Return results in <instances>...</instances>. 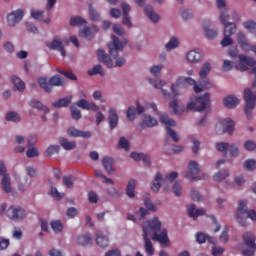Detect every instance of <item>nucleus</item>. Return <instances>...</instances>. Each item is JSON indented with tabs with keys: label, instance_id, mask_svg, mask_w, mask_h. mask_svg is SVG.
<instances>
[{
	"label": "nucleus",
	"instance_id": "nucleus-1",
	"mask_svg": "<svg viewBox=\"0 0 256 256\" xmlns=\"http://www.w3.org/2000/svg\"><path fill=\"white\" fill-rule=\"evenodd\" d=\"M142 229L144 249L147 255H155V248L153 247V243L149 239V235H152V241H158L160 245H167V243H169L167 229L161 230V221H159L158 217H154L153 219L144 222L142 225Z\"/></svg>",
	"mask_w": 256,
	"mask_h": 256
},
{
	"label": "nucleus",
	"instance_id": "nucleus-2",
	"mask_svg": "<svg viewBox=\"0 0 256 256\" xmlns=\"http://www.w3.org/2000/svg\"><path fill=\"white\" fill-rule=\"evenodd\" d=\"M211 71V64L209 62H206L203 64L200 72H199V86L197 85V82L193 78L190 77H179L175 84L171 85V91L174 95V97H179V89H181L182 85H193L195 93H201L203 89H211V82H209V78H207V75H209Z\"/></svg>",
	"mask_w": 256,
	"mask_h": 256
},
{
	"label": "nucleus",
	"instance_id": "nucleus-3",
	"mask_svg": "<svg viewBox=\"0 0 256 256\" xmlns=\"http://www.w3.org/2000/svg\"><path fill=\"white\" fill-rule=\"evenodd\" d=\"M111 39L112 42L108 43L109 54H107L105 50H97L98 61L105 63L110 69L115 66L123 67L125 60L123 58H119V51H123V47L127 45V40L121 41L117 36L113 34L111 35ZM113 59H116V65L113 64Z\"/></svg>",
	"mask_w": 256,
	"mask_h": 256
},
{
	"label": "nucleus",
	"instance_id": "nucleus-4",
	"mask_svg": "<svg viewBox=\"0 0 256 256\" xmlns=\"http://www.w3.org/2000/svg\"><path fill=\"white\" fill-rule=\"evenodd\" d=\"M228 55L230 57H238L240 62L238 65H236V69L238 71H247L249 67H251L250 73H253L255 75L254 80L252 82V87L255 89L256 87V61L255 59L251 57H247L246 55L240 54L239 55V49L237 46H232L228 49Z\"/></svg>",
	"mask_w": 256,
	"mask_h": 256
},
{
	"label": "nucleus",
	"instance_id": "nucleus-5",
	"mask_svg": "<svg viewBox=\"0 0 256 256\" xmlns=\"http://www.w3.org/2000/svg\"><path fill=\"white\" fill-rule=\"evenodd\" d=\"M220 21L222 25H224V38L221 41L222 47H229V45H233V39H231V35H235L237 31V25L235 23H229V15L223 12L220 15Z\"/></svg>",
	"mask_w": 256,
	"mask_h": 256
},
{
	"label": "nucleus",
	"instance_id": "nucleus-6",
	"mask_svg": "<svg viewBox=\"0 0 256 256\" xmlns=\"http://www.w3.org/2000/svg\"><path fill=\"white\" fill-rule=\"evenodd\" d=\"M237 221L242 227H247V219H251L252 221H256V212L255 210H248L247 209V201L240 200L238 202L237 208Z\"/></svg>",
	"mask_w": 256,
	"mask_h": 256
},
{
	"label": "nucleus",
	"instance_id": "nucleus-7",
	"mask_svg": "<svg viewBox=\"0 0 256 256\" xmlns=\"http://www.w3.org/2000/svg\"><path fill=\"white\" fill-rule=\"evenodd\" d=\"M38 85L45 93H51L53 87H63L65 85V79L60 75H54L49 79L47 77L38 78Z\"/></svg>",
	"mask_w": 256,
	"mask_h": 256
},
{
	"label": "nucleus",
	"instance_id": "nucleus-8",
	"mask_svg": "<svg viewBox=\"0 0 256 256\" xmlns=\"http://www.w3.org/2000/svg\"><path fill=\"white\" fill-rule=\"evenodd\" d=\"M211 107V95L209 93H205L202 96L196 97L195 102H189L187 105V109L189 111H197L201 113Z\"/></svg>",
	"mask_w": 256,
	"mask_h": 256
},
{
	"label": "nucleus",
	"instance_id": "nucleus-9",
	"mask_svg": "<svg viewBox=\"0 0 256 256\" xmlns=\"http://www.w3.org/2000/svg\"><path fill=\"white\" fill-rule=\"evenodd\" d=\"M7 215L12 221H21L25 217V210L19 206H10L7 209V204L3 203L0 205V215Z\"/></svg>",
	"mask_w": 256,
	"mask_h": 256
},
{
	"label": "nucleus",
	"instance_id": "nucleus-10",
	"mask_svg": "<svg viewBox=\"0 0 256 256\" xmlns=\"http://www.w3.org/2000/svg\"><path fill=\"white\" fill-rule=\"evenodd\" d=\"M160 122L163 123V125H166L167 136L172 138L174 143H179V141L181 139L179 137V134H177V132H175L173 129H171V127H175L177 125L175 120L169 118V115H167V114H162L160 116Z\"/></svg>",
	"mask_w": 256,
	"mask_h": 256
},
{
	"label": "nucleus",
	"instance_id": "nucleus-11",
	"mask_svg": "<svg viewBox=\"0 0 256 256\" xmlns=\"http://www.w3.org/2000/svg\"><path fill=\"white\" fill-rule=\"evenodd\" d=\"M177 177H179V174L177 172H170L168 175H166L165 178H163V175L160 172H157L155 175V182H153L151 185L152 191L154 193H159L162 183H167V181H175Z\"/></svg>",
	"mask_w": 256,
	"mask_h": 256
},
{
	"label": "nucleus",
	"instance_id": "nucleus-12",
	"mask_svg": "<svg viewBox=\"0 0 256 256\" xmlns=\"http://www.w3.org/2000/svg\"><path fill=\"white\" fill-rule=\"evenodd\" d=\"M244 101H245V108L244 112L245 115L250 119L251 114L253 113V109H255V102H256V92L249 88L244 90Z\"/></svg>",
	"mask_w": 256,
	"mask_h": 256
},
{
	"label": "nucleus",
	"instance_id": "nucleus-13",
	"mask_svg": "<svg viewBox=\"0 0 256 256\" xmlns=\"http://www.w3.org/2000/svg\"><path fill=\"white\" fill-rule=\"evenodd\" d=\"M199 173H201L199 164L195 161H190L188 164V172L184 173V177L190 179V181H201Z\"/></svg>",
	"mask_w": 256,
	"mask_h": 256
},
{
	"label": "nucleus",
	"instance_id": "nucleus-14",
	"mask_svg": "<svg viewBox=\"0 0 256 256\" xmlns=\"http://www.w3.org/2000/svg\"><path fill=\"white\" fill-rule=\"evenodd\" d=\"M245 245L249 247L248 250L243 251L244 256H254L256 251L255 235L251 232H246L243 235Z\"/></svg>",
	"mask_w": 256,
	"mask_h": 256
},
{
	"label": "nucleus",
	"instance_id": "nucleus-15",
	"mask_svg": "<svg viewBox=\"0 0 256 256\" xmlns=\"http://www.w3.org/2000/svg\"><path fill=\"white\" fill-rule=\"evenodd\" d=\"M46 46L51 51H59L62 57H66L67 53L65 52V48L63 47V42H61V38L59 36H55L52 42L46 43Z\"/></svg>",
	"mask_w": 256,
	"mask_h": 256
},
{
	"label": "nucleus",
	"instance_id": "nucleus-16",
	"mask_svg": "<svg viewBox=\"0 0 256 256\" xmlns=\"http://www.w3.org/2000/svg\"><path fill=\"white\" fill-rule=\"evenodd\" d=\"M23 10L18 9L7 16V23L10 27H15L23 19Z\"/></svg>",
	"mask_w": 256,
	"mask_h": 256
},
{
	"label": "nucleus",
	"instance_id": "nucleus-17",
	"mask_svg": "<svg viewBox=\"0 0 256 256\" xmlns=\"http://www.w3.org/2000/svg\"><path fill=\"white\" fill-rule=\"evenodd\" d=\"M219 125L223 127L222 133H227L228 135H233L235 131V122L230 118H225L219 121Z\"/></svg>",
	"mask_w": 256,
	"mask_h": 256
},
{
	"label": "nucleus",
	"instance_id": "nucleus-18",
	"mask_svg": "<svg viewBox=\"0 0 256 256\" xmlns=\"http://www.w3.org/2000/svg\"><path fill=\"white\" fill-rule=\"evenodd\" d=\"M121 7H122V11H123L122 23L126 27L131 29V27H133V24L131 23V17H129V11H131V6L127 3H122Z\"/></svg>",
	"mask_w": 256,
	"mask_h": 256
},
{
	"label": "nucleus",
	"instance_id": "nucleus-19",
	"mask_svg": "<svg viewBox=\"0 0 256 256\" xmlns=\"http://www.w3.org/2000/svg\"><path fill=\"white\" fill-rule=\"evenodd\" d=\"M187 211H188L189 217H193L194 220L197 219V217H201L205 215V209L203 208L197 209V206H195V204L188 205Z\"/></svg>",
	"mask_w": 256,
	"mask_h": 256
},
{
	"label": "nucleus",
	"instance_id": "nucleus-20",
	"mask_svg": "<svg viewBox=\"0 0 256 256\" xmlns=\"http://www.w3.org/2000/svg\"><path fill=\"white\" fill-rule=\"evenodd\" d=\"M108 123L110 129H115V127L119 125V116L117 115L115 108L109 109Z\"/></svg>",
	"mask_w": 256,
	"mask_h": 256
},
{
	"label": "nucleus",
	"instance_id": "nucleus-21",
	"mask_svg": "<svg viewBox=\"0 0 256 256\" xmlns=\"http://www.w3.org/2000/svg\"><path fill=\"white\" fill-rule=\"evenodd\" d=\"M210 27H211V21L205 20L203 22V29L205 31V37H207L208 39H215V37H217V35H219V32L211 29Z\"/></svg>",
	"mask_w": 256,
	"mask_h": 256
},
{
	"label": "nucleus",
	"instance_id": "nucleus-22",
	"mask_svg": "<svg viewBox=\"0 0 256 256\" xmlns=\"http://www.w3.org/2000/svg\"><path fill=\"white\" fill-rule=\"evenodd\" d=\"M67 133L70 137H83L84 139H89L91 137V132H84L78 130L75 127H71L67 130Z\"/></svg>",
	"mask_w": 256,
	"mask_h": 256
},
{
	"label": "nucleus",
	"instance_id": "nucleus-23",
	"mask_svg": "<svg viewBox=\"0 0 256 256\" xmlns=\"http://www.w3.org/2000/svg\"><path fill=\"white\" fill-rule=\"evenodd\" d=\"M149 83H150V85H153V87L155 89H161L162 95L164 97H169V91L163 89V87H165V81H163V80L157 81L155 79H149Z\"/></svg>",
	"mask_w": 256,
	"mask_h": 256
},
{
	"label": "nucleus",
	"instance_id": "nucleus-24",
	"mask_svg": "<svg viewBox=\"0 0 256 256\" xmlns=\"http://www.w3.org/2000/svg\"><path fill=\"white\" fill-rule=\"evenodd\" d=\"M237 41L238 44L240 45L241 49H243V51L248 52L250 47H249V42L247 41V36H245V34L243 32H239L237 34Z\"/></svg>",
	"mask_w": 256,
	"mask_h": 256
},
{
	"label": "nucleus",
	"instance_id": "nucleus-25",
	"mask_svg": "<svg viewBox=\"0 0 256 256\" xmlns=\"http://www.w3.org/2000/svg\"><path fill=\"white\" fill-rule=\"evenodd\" d=\"M144 13L152 23H159V15L155 13V10H153L152 6H146Z\"/></svg>",
	"mask_w": 256,
	"mask_h": 256
},
{
	"label": "nucleus",
	"instance_id": "nucleus-26",
	"mask_svg": "<svg viewBox=\"0 0 256 256\" xmlns=\"http://www.w3.org/2000/svg\"><path fill=\"white\" fill-rule=\"evenodd\" d=\"M102 165L109 175H113L115 170L113 169V159L109 156H105L102 159Z\"/></svg>",
	"mask_w": 256,
	"mask_h": 256
},
{
	"label": "nucleus",
	"instance_id": "nucleus-27",
	"mask_svg": "<svg viewBox=\"0 0 256 256\" xmlns=\"http://www.w3.org/2000/svg\"><path fill=\"white\" fill-rule=\"evenodd\" d=\"M96 243L98 247L105 249V247H109V238L103 233L96 234Z\"/></svg>",
	"mask_w": 256,
	"mask_h": 256
},
{
	"label": "nucleus",
	"instance_id": "nucleus-28",
	"mask_svg": "<svg viewBox=\"0 0 256 256\" xmlns=\"http://www.w3.org/2000/svg\"><path fill=\"white\" fill-rule=\"evenodd\" d=\"M77 244L82 247H87V245L93 244V239L91 238V234L80 235L77 238Z\"/></svg>",
	"mask_w": 256,
	"mask_h": 256
},
{
	"label": "nucleus",
	"instance_id": "nucleus-29",
	"mask_svg": "<svg viewBox=\"0 0 256 256\" xmlns=\"http://www.w3.org/2000/svg\"><path fill=\"white\" fill-rule=\"evenodd\" d=\"M59 143L65 151H73L77 147L75 141H69L67 138H60Z\"/></svg>",
	"mask_w": 256,
	"mask_h": 256
},
{
	"label": "nucleus",
	"instance_id": "nucleus-30",
	"mask_svg": "<svg viewBox=\"0 0 256 256\" xmlns=\"http://www.w3.org/2000/svg\"><path fill=\"white\" fill-rule=\"evenodd\" d=\"M186 59L189 63H199L201 61V53L197 52V50H190L186 55Z\"/></svg>",
	"mask_w": 256,
	"mask_h": 256
},
{
	"label": "nucleus",
	"instance_id": "nucleus-31",
	"mask_svg": "<svg viewBox=\"0 0 256 256\" xmlns=\"http://www.w3.org/2000/svg\"><path fill=\"white\" fill-rule=\"evenodd\" d=\"M238 103H239V100L235 96H227L223 100V105L225 107H228V109H233V108L237 107Z\"/></svg>",
	"mask_w": 256,
	"mask_h": 256
},
{
	"label": "nucleus",
	"instance_id": "nucleus-32",
	"mask_svg": "<svg viewBox=\"0 0 256 256\" xmlns=\"http://www.w3.org/2000/svg\"><path fill=\"white\" fill-rule=\"evenodd\" d=\"M142 125H144L145 127H156V125H158L157 119L153 118L150 115H143L142 117Z\"/></svg>",
	"mask_w": 256,
	"mask_h": 256
},
{
	"label": "nucleus",
	"instance_id": "nucleus-33",
	"mask_svg": "<svg viewBox=\"0 0 256 256\" xmlns=\"http://www.w3.org/2000/svg\"><path fill=\"white\" fill-rule=\"evenodd\" d=\"M135 187H137V181L135 179L129 180L126 188V195L133 199L135 197Z\"/></svg>",
	"mask_w": 256,
	"mask_h": 256
},
{
	"label": "nucleus",
	"instance_id": "nucleus-34",
	"mask_svg": "<svg viewBox=\"0 0 256 256\" xmlns=\"http://www.w3.org/2000/svg\"><path fill=\"white\" fill-rule=\"evenodd\" d=\"M72 99H73V97H71V96H68L65 98H60L58 101L53 102L52 106L56 107L57 109H59L61 107H68L69 103H71Z\"/></svg>",
	"mask_w": 256,
	"mask_h": 256
},
{
	"label": "nucleus",
	"instance_id": "nucleus-35",
	"mask_svg": "<svg viewBox=\"0 0 256 256\" xmlns=\"http://www.w3.org/2000/svg\"><path fill=\"white\" fill-rule=\"evenodd\" d=\"M1 185L5 193H11V177L9 174L3 175Z\"/></svg>",
	"mask_w": 256,
	"mask_h": 256
},
{
	"label": "nucleus",
	"instance_id": "nucleus-36",
	"mask_svg": "<svg viewBox=\"0 0 256 256\" xmlns=\"http://www.w3.org/2000/svg\"><path fill=\"white\" fill-rule=\"evenodd\" d=\"M30 107H33V109H38V111H43L45 115L49 113V107L44 106L43 103L37 100H31L29 102Z\"/></svg>",
	"mask_w": 256,
	"mask_h": 256
},
{
	"label": "nucleus",
	"instance_id": "nucleus-37",
	"mask_svg": "<svg viewBox=\"0 0 256 256\" xmlns=\"http://www.w3.org/2000/svg\"><path fill=\"white\" fill-rule=\"evenodd\" d=\"M12 83L17 91H25V82L17 76H12Z\"/></svg>",
	"mask_w": 256,
	"mask_h": 256
},
{
	"label": "nucleus",
	"instance_id": "nucleus-38",
	"mask_svg": "<svg viewBox=\"0 0 256 256\" xmlns=\"http://www.w3.org/2000/svg\"><path fill=\"white\" fill-rule=\"evenodd\" d=\"M87 21L81 16H74L70 19L71 27H80V25H86Z\"/></svg>",
	"mask_w": 256,
	"mask_h": 256
},
{
	"label": "nucleus",
	"instance_id": "nucleus-39",
	"mask_svg": "<svg viewBox=\"0 0 256 256\" xmlns=\"http://www.w3.org/2000/svg\"><path fill=\"white\" fill-rule=\"evenodd\" d=\"M88 75L93 76V75H101V77H105V71L103 70V66L101 65H96L90 70H88Z\"/></svg>",
	"mask_w": 256,
	"mask_h": 256
},
{
	"label": "nucleus",
	"instance_id": "nucleus-40",
	"mask_svg": "<svg viewBox=\"0 0 256 256\" xmlns=\"http://www.w3.org/2000/svg\"><path fill=\"white\" fill-rule=\"evenodd\" d=\"M89 15L91 21H101V14L93 8V4L89 5Z\"/></svg>",
	"mask_w": 256,
	"mask_h": 256
},
{
	"label": "nucleus",
	"instance_id": "nucleus-41",
	"mask_svg": "<svg viewBox=\"0 0 256 256\" xmlns=\"http://www.w3.org/2000/svg\"><path fill=\"white\" fill-rule=\"evenodd\" d=\"M179 47V39L177 37H172L166 44V50L172 51V49H177Z\"/></svg>",
	"mask_w": 256,
	"mask_h": 256
},
{
	"label": "nucleus",
	"instance_id": "nucleus-42",
	"mask_svg": "<svg viewBox=\"0 0 256 256\" xmlns=\"http://www.w3.org/2000/svg\"><path fill=\"white\" fill-rule=\"evenodd\" d=\"M51 227L54 233H61V231H63V223H61L59 220L52 221Z\"/></svg>",
	"mask_w": 256,
	"mask_h": 256
},
{
	"label": "nucleus",
	"instance_id": "nucleus-43",
	"mask_svg": "<svg viewBox=\"0 0 256 256\" xmlns=\"http://www.w3.org/2000/svg\"><path fill=\"white\" fill-rule=\"evenodd\" d=\"M61 151V147L59 145H50L46 150V155L48 157H51L52 155H55Z\"/></svg>",
	"mask_w": 256,
	"mask_h": 256
},
{
	"label": "nucleus",
	"instance_id": "nucleus-44",
	"mask_svg": "<svg viewBox=\"0 0 256 256\" xmlns=\"http://www.w3.org/2000/svg\"><path fill=\"white\" fill-rule=\"evenodd\" d=\"M6 121H13L14 123H19L21 117L16 112H8L6 114Z\"/></svg>",
	"mask_w": 256,
	"mask_h": 256
},
{
	"label": "nucleus",
	"instance_id": "nucleus-45",
	"mask_svg": "<svg viewBox=\"0 0 256 256\" xmlns=\"http://www.w3.org/2000/svg\"><path fill=\"white\" fill-rule=\"evenodd\" d=\"M228 175H229L228 170H221L214 175V181H223L224 179H227Z\"/></svg>",
	"mask_w": 256,
	"mask_h": 256
},
{
	"label": "nucleus",
	"instance_id": "nucleus-46",
	"mask_svg": "<svg viewBox=\"0 0 256 256\" xmlns=\"http://www.w3.org/2000/svg\"><path fill=\"white\" fill-rule=\"evenodd\" d=\"M135 115H137V108L130 106L126 113L127 119H129V121H135Z\"/></svg>",
	"mask_w": 256,
	"mask_h": 256
},
{
	"label": "nucleus",
	"instance_id": "nucleus-47",
	"mask_svg": "<svg viewBox=\"0 0 256 256\" xmlns=\"http://www.w3.org/2000/svg\"><path fill=\"white\" fill-rule=\"evenodd\" d=\"M243 25H244L245 29H247V31L256 35V23H255V21H247V22H244Z\"/></svg>",
	"mask_w": 256,
	"mask_h": 256
},
{
	"label": "nucleus",
	"instance_id": "nucleus-48",
	"mask_svg": "<svg viewBox=\"0 0 256 256\" xmlns=\"http://www.w3.org/2000/svg\"><path fill=\"white\" fill-rule=\"evenodd\" d=\"M244 169H247V171H255L256 160L255 159L246 160L244 163Z\"/></svg>",
	"mask_w": 256,
	"mask_h": 256
},
{
	"label": "nucleus",
	"instance_id": "nucleus-49",
	"mask_svg": "<svg viewBox=\"0 0 256 256\" xmlns=\"http://www.w3.org/2000/svg\"><path fill=\"white\" fill-rule=\"evenodd\" d=\"M72 119H75V121H79L81 119V110H79L75 105H72L70 107Z\"/></svg>",
	"mask_w": 256,
	"mask_h": 256
},
{
	"label": "nucleus",
	"instance_id": "nucleus-50",
	"mask_svg": "<svg viewBox=\"0 0 256 256\" xmlns=\"http://www.w3.org/2000/svg\"><path fill=\"white\" fill-rule=\"evenodd\" d=\"M118 149H125L126 151H129V140H127L125 137H121L118 143Z\"/></svg>",
	"mask_w": 256,
	"mask_h": 256
},
{
	"label": "nucleus",
	"instance_id": "nucleus-51",
	"mask_svg": "<svg viewBox=\"0 0 256 256\" xmlns=\"http://www.w3.org/2000/svg\"><path fill=\"white\" fill-rule=\"evenodd\" d=\"M229 147H230V145L227 142H217L216 143L217 151L225 152V151L229 150Z\"/></svg>",
	"mask_w": 256,
	"mask_h": 256
},
{
	"label": "nucleus",
	"instance_id": "nucleus-52",
	"mask_svg": "<svg viewBox=\"0 0 256 256\" xmlns=\"http://www.w3.org/2000/svg\"><path fill=\"white\" fill-rule=\"evenodd\" d=\"M63 183L65 187H67L68 189H73V185H74L73 176H64Z\"/></svg>",
	"mask_w": 256,
	"mask_h": 256
},
{
	"label": "nucleus",
	"instance_id": "nucleus-53",
	"mask_svg": "<svg viewBox=\"0 0 256 256\" xmlns=\"http://www.w3.org/2000/svg\"><path fill=\"white\" fill-rule=\"evenodd\" d=\"M177 107H178L177 98H173L169 103V108L171 109L174 115H177L179 113V111L177 110Z\"/></svg>",
	"mask_w": 256,
	"mask_h": 256
},
{
	"label": "nucleus",
	"instance_id": "nucleus-54",
	"mask_svg": "<svg viewBox=\"0 0 256 256\" xmlns=\"http://www.w3.org/2000/svg\"><path fill=\"white\" fill-rule=\"evenodd\" d=\"M244 149L246 151H255L256 150V143L253 140H248L244 143Z\"/></svg>",
	"mask_w": 256,
	"mask_h": 256
},
{
	"label": "nucleus",
	"instance_id": "nucleus-55",
	"mask_svg": "<svg viewBox=\"0 0 256 256\" xmlns=\"http://www.w3.org/2000/svg\"><path fill=\"white\" fill-rule=\"evenodd\" d=\"M89 101L85 100V99H80L76 105L77 107H80V109H86V111H88L89 109Z\"/></svg>",
	"mask_w": 256,
	"mask_h": 256
},
{
	"label": "nucleus",
	"instance_id": "nucleus-56",
	"mask_svg": "<svg viewBox=\"0 0 256 256\" xmlns=\"http://www.w3.org/2000/svg\"><path fill=\"white\" fill-rule=\"evenodd\" d=\"M80 37L91 38L93 37V33L89 27H85L82 31H80Z\"/></svg>",
	"mask_w": 256,
	"mask_h": 256
},
{
	"label": "nucleus",
	"instance_id": "nucleus-57",
	"mask_svg": "<svg viewBox=\"0 0 256 256\" xmlns=\"http://www.w3.org/2000/svg\"><path fill=\"white\" fill-rule=\"evenodd\" d=\"M196 241L197 243L202 245V243H205L207 241V235L203 234L202 232H198L196 234Z\"/></svg>",
	"mask_w": 256,
	"mask_h": 256
},
{
	"label": "nucleus",
	"instance_id": "nucleus-58",
	"mask_svg": "<svg viewBox=\"0 0 256 256\" xmlns=\"http://www.w3.org/2000/svg\"><path fill=\"white\" fill-rule=\"evenodd\" d=\"M43 10H31V17L33 19L39 20L43 18Z\"/></svg>",
	"mask_w": 256,
	"mask_h": 256
},
{
	"label": "nucleus",
	"instance_id": "nucleus-59",
	"mask_svg": "<svg viewBox=\"0 0 256 256\" xmlns=\"http://www.w3.org/2000/svg\"><path fill=\"white\" fill-rule=\"evenodd\" d=\"M88 201L89 203H97V201H99V196L97 193L90 191L88 194Z\"/></svg>",
	"mask_w": 256,
	"mask_h": 256
},
{
	"label": "nucleus",
	"instance_id": "nucleus-60",
	"mask_svg": "<svg viewBox=\"0 0 256 256\" xmlns=\"http://www.w3.org/2000/svg\"><path fill=\"white\" fill-rule=\"evenodd\" d=\"M172 191L177 197H179V195H181V183L175 182L172 187Z\"/></svg>",
	"mask_w": 256,
	"mask_h": 256
},
{
	"label": "nucleus",
	"instance_id": "nucleus-61",
	"mask_svg": "<svg viewBox=\"0 0 256 256\" xmlns=\"http://www.w3.org/2000/svg\"><path fill=\"white\" fill-rule=\"evenodd\" d=\"M222 69L223 71H231L233 69V63L229 60H224Z\"/></svg>",
	"mask_w": 256,
	"mask_h": 256
},
{
	"label": "nucleus",
	"instance_id": "nucleus-62",
	"mask_svg": "<svg viewBox=\"0 0 256 256\" xmlns=\"http://www.w3.org/2000/svg\"><path fill=\"white\" fill-rule=\"evenodd\" d=\"M223 253H225V249H223L221 247H213L212 248L213 256H221V255H223Z\"/></svg>",
	"mask_w": 256,
	"mask_h": 256
},
{
	"label": "nucleus",
	"instance_id": "nucleus-63",
	"mask_svg": "<svg viewBox=\"0 0 256 256\" xmlns=\"http://www.w3.org/2000/svg\"><path fill=\"white\" fill-rule=\"evenodd\" d=\"M105 256H121V250L119 249H113V250H110V251H107L105 253Z\"/></svg>",
	"mask_w": 256,
	"mask_h": 256
},
{
	"label": "nucleus",
	"instance_id": "nucleus-64",
	"mask_svg": "<svg viewBox=\"0 0 256 256\" xmlns=\"http://www.w3.org/2000/svg\"><path fill=\"white\" fill-rule=\"evenodd\" d=\"M49 255H50V256H65V255L63 254V251L57 250V249H55V248H52V249L49 251Z\"/></svg>",
	"mask_w": 256,
	"mask_h": 256
}]
</instances>
